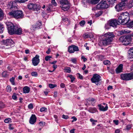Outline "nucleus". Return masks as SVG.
<instances>
[{"label": "nucleus", "instance_id": "nucleus-1", "mask_svg": "<svg viewBox=\"0 0 133 133\" xmlns=\"http://www.w3.org/2000/svg\"><path fill=\"white\" fill-rule=\"evenodd\" d=\"M16 4L15 2H10L7 5V7L11 10V11L8 13L10 16L16 19H21L24 17L23 11L21 10H17V8Z\"/></svg>", "mask_w": 133, "mask_h": 133}, {"label": "nucleus", "instance_id": "nucleus-2", "mask_svg": "<svg viewBox=\"0 0 133 133\" xmlns=\"http://www.w3.org/2000/svg\"><path fill=\"white\" fill-rule=\"evenodd\" d=\"M8 33L11 35L14 34L20 35L22 33V29L18 28L17 25H15L11 22H7L6 23Z\"/></svg>", "mask_w": 133, "mask_h": 133}, {"label": "nucleus", "instance_id": "nucleus-3", "mask_svg": "<svg viewBox=\"0 0 133 133\" xmlns=\"http://www.w3.org/2000/svg\"><path fill=\"white\" fill-rule=\"evenodd\" d=\"M114 37L113 32L107 33L104 35L102 40L101 41L100 44L104 46L107 45L112 42L113 38Z\"/></svg>", "mask_w": 133, "mask_h": 133}, {"label": "nucleus", "instance_id": "nucleus-4", "mask_svg": "<svg viewBox=\"0 0 133 133\" xmlns=\"http://www.w3.org/2000/svg\"><path fill=\"white\" fill-rule=\"evenodd\" d=\"M130 19V16L129 14L125 12L120 14L118 19V22L121 24L125 25L126 23H128Z\"/></svg>", "mask_w": 133, "mask_h": 133}, {"label": "nucleus", "instance_id": "nucleus-5", "mask_svg": "<svg viewBox=\"0 0 133 133\" xmlns=\"http://www.w3.org/2000/svg\"><path fill=\"white\" fill-rule=\"evenodd\" d=\"M120 42L124 43L123 44L125 45H127L130 43L131 41V36L129 35L121 36L119 38Z\"/></svg>", "mask_w": 133, "mask_h": 133}, {"label": "nucleus", "instance_id": "nucleus-6", "mask_svg": "<svg viewBox=\"0 0 133 133\" xmlns=\"http://www.w3.org/2000/svg\"><path fill=\"white\" fill-rule=\"evenodd\" d=\"M109 5L106 0H102L96 6V8L98 9H103L108 8Z\"/></svg>", "mask_w": 133, "mask_h": 133}, {"label": "nucleus", "instance_id": "nucleus-7", "mask_svg": "<svg viewBox=\"0 0 133 133\" xmlns=\"http://www.w3.org/2000/svg\"><path fill=\"white\" fill-rule=\"evenodd\" d=\"M121 78L123 80L129 81L133 79V72L122 74L121 75Z\"/></svg>", "mask_w": 133, "mask_h": 133}, {"label": "nucleus", "instance_id": "nucleus-8", "mask_svg": "<svg viewBox=\"0 0 133 133\" xmlns=\"http://www.w3.org/2000/svg\"><path fill=\"white\" fill-rule=\"evenodd\" d=\"M101 80V76L96 74L93 75L92 78L91 79L92 82L95 83L97 85L100 84L99 82Z\"/></svg>", "mask_w": 133, "mask_h": 133}, {"label": "nucleus", "instance_id": "nucleus-9", "mask_svg": "<svg viewBox=\"0 0 133 133\" xmlns=\"http://www.w3.org/2000/svg\"><path fill=\"white\" fill-rule=\"evenodd\" d=\"M27 6L29 9L33 10L34 11H38L40 9V7L37 5L32 3H29Z\"/></svg>", "mask_w": 133, "mask_h": 133}, {"label": "nucleus", "instance_id": "nucleus-10", "mask_svg": "<svg viewBox=\"0 0 133 133\" xmlns=\"http://www.w3.org/2000/svg\"><path fill=\"white\" fill-rule=\"evenodd\" d=\"M3 43L6 46H9V48L14 45V42L11 39H7L5 40H3Z\"/></svg>", "mask_w": 133, "mask_h": 133}, {"label": "nucleus", "instance_id": "nucleus-11", "mask_svg": "<svg viewBox=\"0 0 133 133\" xmlns=\"http://www.w3.org/2000/svg\"><path fill=\"white\" fill-rule=\"evenodd\" d=\"M126 4H127L125 3H124L122 2H121L116 5L115 8L117 11H119L122 10L123 7L125 6Z\"/></svg>", "mask_w": 133, "mask_h": 133}, {"label": "nucleus", "instance_id": "nucleus-12", "mask_svg": "<svg viewBox=\"0 0 133 133\" xmlns=\"http://www.w3.org/2000/svg\"><path fill=\"white\" fill-rule=\"evenodd\" d=\"M118 24L117 21L116 20H112L109 21L108 24H106L105 26L109 25L113 27H116Z\"/></svg>", "mask_w": 133, "mask_h": 133}, {"label": "nucleus", "instance_id": "nucleus-13", "mask_svg": "<svg viewBox=\"0 0 133 133\" xmlns=\"http://www.w3.org/2000/svg\"><path fill=\"white\" fill-rule=\"evenodd\" d=\"M39 57V56L36 55L35 57L33 58L32 60V63L34 66L37 65L39 63L40 61Z\"/></svg>", "mask_w": 133, "mask_h": 133}, {"label": "nucleus", "instance_id": "nucleus-14", "mask_svg": "<svg viewBox=\"0 0 133 133\" xmlns=\"http://www.w3.org/2000/svg\"><path fill=\"white\" fill-rule=\"evenodd\" d=\"M36 119L35 115H32L30 118L29 123L31 124H34L36 122Z\"/></svg>", "mask_w": 133, "mask_h": 133}, {"label": "nucleus", "instance_id": "nucleus-15", "mask_svg": "<svg viewBox=\"0 0 133 133\" xmlns=\"http://www.w3.org/2000/svg\"><path fill=\"white\" fill-rule=\"evenodd\" d=\"M123 65L120 64L116 69V71L117 73H119L122 71L123 69Z\"/></svg>", "mask_w": 133, "mask_h": 133}, {"label": "nucleus", "instance_id": "nucleus-16", "mask_svg": "<svg viewBox=\"0 0 133 133\" xmlns=\"http://www.w3.org/2000/svg\"><path fill=\"white\" fill-rule=\"evenodd\" d=\"M99 109L100 110L103 111H105L107 110L108 107L107 105L105 107H104L101 104H99L98 105Z\"/></svg>", "mask_w": 133, "mask_h": 133}, {"label": "nucleus", "instance_id": "nucleus-17", "mask_svg": "<svg viewBox=\"0 0 133 133\" xmlns=\"http://www.w3.org/2000/svg\"><path fill=\"white\" fill-rule=\"evenodd\" d=\"M61 6L62 9L64 11H66L68 10L70 8L69 5L64 4L61 5Z\"/></svg>", "mask_w": 133, "mask_h": 133}, {"label": "nucleus", "instance_id": "nucleus-18", "mask_svg": "<svg viewBox=\"0 0 133 133\" xmlns=\"http://www.w3.org/2000/svg\"><path fill=\"white\" fill-rule=\"evenodd\" d=\"M100 0H87L88 2H90L92 4H95L98 3Z\"/></svg>", "mask_w": 133, "mask_h": 133}, {"label": "nucleus", "instance_id": "nucleus-19", "mask_svg": "<svg viewBox=\"0 0 133 133\" xmlns=\"http://www.w3.org/2000/svg\"><path fill=\"white\" fill-rule=\"evenodd\" d=\"M70 53H73L75 51V45L70 46L68 49Z\"/></svg>", "mask_w": 133, "mask_h": 133}, {"label": "nucleus", "instance_id": "nucleus-20", "mask_svg": "<svg viewBox=\"0 0 133 133\" xmlns=\"http://www.w3.org/2000/svg\"><path fill=\"white\" fill-rule=\"evenodd\" d=\"M23 91L24 93H28L30 91V88L28 87L25 86L23 88Z\"/></svg>", "mask_w": 133, "mask_h": 133}, {"label": "nucleus", "instance_id": "nucleus-21", "mask_svg": "<svg viewBox=\"0 0 133 133\" xmlns=\"http://www.w3.org/2000/svg\"><path fill=\"white\" fill-rule=\"evenodd\" d=\"M129 8H131L133 6V0H131L126 4Z\"/></svg>", "mask_w": 133, "mask_h": 133}, {"label": "nucleus", "instance_id": "nucleus-22", "mask_svg": "<svg viewBox=\"0 0 133 133\" xmlns=\"http://www.w3.org/2000/svg\"><path fill=\"white\" fill-rule=\"evenodd\" d=\"M88 111L89 112L93 113L97 111L96 109L95 108H89Z\"/></svg>", "mask_w": 133, "mask_h": 133}, {"label": "nucleus", "instance_id": "nucleus-23", "mask_svg": "<svg viewBox=\"0 0 133 133\" xmlns=\"http://www.w3.org/2000/svg\"><path fill=\"white\" fill-rule=\"evenodd\" d=\"M60 3L61 5L69 4V2L67 0H61L60 1Z\"/></svg>", "mask_w": 133, "mask_h": 133}, {"label": "nucleus", "instance_id": "nucleus-24", "mask_svg": "<svg viewBox=\"0 0 133 133\" xmlns=\"http://www.w3.org/2000/svg\"><path fill=\"white\" fill-rule=\"evenodd\" d=\"M130 19L128 23H126L125 25H127V26L129 28H132L133 27V22H132V21L130 22Z\"/></svg>", "mask_w": 133, "mask_h": 133}, {"label": "nucleus", "instance_id": "nucleus-25", "mask_svg": "<svg viewBox=\"0 0 133 133\" xmlns=\"http://www.w3.org/2000/svg\"><path fill=\"white\" fill-rule=\"evenodd\" d=\"M116 0H107V3L109 5V6L112 5L114 4L115 1Z\"/></svg>", "mask_w": 133, "mask_h": 133}, {"label": "nucleus", "instance_id": "nucleus-26", "mask_svg": "<svg viewBox=\"0 0 133 133\" xmlns=\"http://www.w3.org/2000/svg\"><path fill=\"white\" fill-rule=\"evenodd\" d=\"M4 14L3 11L0 8V21L2 20L3 18Z\"/></svg>", "mask_w": 133, "mask_h": 133}, {"label": "nucleus", "instance_id": "nucleus-27", "mask_svg": "<svg viewBox=\"0 0 133 133\" xmlns=\"http://www.w3.org/2000/svg\"><path fill=\"white\" fill-rule=\"evenodd\" d=\"M15 1L14 2H16V3H24L25 2L27 1L28 0H14Z\"/></svg>", "mask_w": 133, "mask_h": 133}, {"label": "nucleus", "instance_id": "nucleus-28", "mask_svg": "<svg viewBox=\"0 0 133 133\" xmlns=\"http://www.w3.org/2000/svg\"><path fill=\"white\" fill-rule=\"evenodd\" d=\"M4 30L3 25L0 23V33H2L3 32Z\"/></svg>", "mask_w": 133, "mask_h": 133}, {"label": "nucleus", "instance_id": "nucleus-29", "mask_svg": "<svg viewBox=\"0 0 133 133\" xmlns=\"http://www.w3.org/2000/svg\"><path fill=\"white\" fill-rule=\"evenodd\" d=\"M64 71L67 73H70L71 72V69L69 67H66L64 69Z\"/></svg>", "mask_w": 133, "mask_h": 133}, {"label": "nucleus", "instance_id": "nucleus-30", "mask_svg": "<svg viewBox=\"0 0 133 133\" xmlns=\"http://www.w3.org/2000/svg\"><path fill=\"white\" fill-rule=\"evenodd\" d=\"M128 31L125 30H122L121 31H119L120 34L121 35H122L126 33H128Z\"/></svg>", "mask_w": 133, "mask_h": 133}, {"label": "nucleus", "instance_id": "nucleus-31", "mask_svg": "<svg viewBox=\"0 0 133 133\" xmlns=\"http://www.w3.org/2000/svg\"><path fill=\"white\" fill-rule=\"evenodd\" d=\"M83 37L85 38H90V37L89 34V33L87 32L84 33L83 35Z\"/></svg>", "mask_w": 133, "mask_h": 133}, {"label": "nucleus", "instance_id": "nucleus-32", "mask_svg": "<svg viewBox=\"0 0 133 133\" xmlns=\"http://www.w3.org/2000/svg\"><path fill=\"white\" fill-rule=\"evenodd\" d=\"M11 119L9 118H6L4 120V122L5 123H9L11 122Z\"/></svg>", "mask_w": 133, "mask_h": 133}, {"label": "nucleus", "instance_id": "nucleus-33", "mask_svg": "<svg viewBox=\"0 0 133 133\" xmlns=\"http://www.w3.org/2000/svg\"><path fill=\"white\" fill-rule=\"evenodd\" d=\"M15 79V78L12 77L11 78H10V82L13 85H14L15 84V83L14 82Z\"/></svg>", "mask_w": 133, "mask_h": 133}, {"label": "nucleus", "instance_id": "nucleus-34", "mask_svg": "<svg viewBox=\"0 0 133 133\" xmlns=\"http://www.w3.org/2000/svg\"><path fill=\"white\" fill-rule=\"evenodd\" d=\"M57 86L56 84H49V86L51 88H54L56 87Z\"/></svg>", "mask_w": 133, "mask_h": 133}, {"label": "nucleus", "instance_id": "nucleus-35", "mask_svg": "<svg viewBox=\"0 0 133 133\" xmlns=\"http://www.w3.org/2000/svg\"><path fill=\"white\" fill-rule=\"evenodd\" d=\"M47 110V109L45 107H42L40 109V111L41 112H43L44 111H46Z\"/></svg>", "mask_w": 133, "mask_h": 133}, {"label": "nucleus", "instance_id": "nucleus-36", "mask_svg": "<svg viewBox=\"0 0 133 133\" xmlns=\"http://www.w3.org/2000/svg\"><path fill=\"white\" fill-rule=\"evenodd\" d=\"M31 74L32 76L36 77L37 75V73L36 72H32Z\"/></svg>", "mask_w": 133, "mask_h": 133}, {"label": "nucleus", "instance_id": "nucleus-37", "mask_svg": "<svg viewBox=\"0 0 133 133\" xmlns=\"http://www.w3.org/2000/svg\"><path fill=\"white\" fill-rule=\"evenodd\" d=\"M6 88L8 92H10L11 90V88L10 86L8 85Z\"/></svg>", "mask_w": 133, "mask_h": 133}, {"label": "nucleus", "instance_id": "nucleus-38", "mask_svg": "<svg viewBox=\"0 0 133 133\" xmlns=\"http://www.w3.org/2000/svg\"><path fill=\"white\" fill-rule=\"evenodd\" d=\"M68 77H69L71 79V81L72 82H73V81H74V79H75L74 77L72 76V75H70L68 76Z\"/></svg>", "mask_w": 133, "mask_h": 133}, {"label": "nucleus", "instance_id": "nucleus-39", "mask_svg": "<svg viewBox=\"0 0 133 133\" xmlns=\"http://www.w3.org/2000/svg\"><path fill=\"white\" fill-rule=\"evenodd\" d=\"M110 63V62L108 60L105 61L103 62V63L105 65H109Z\"/></svg>", "mask_w": 133, "mask_h": 133}, {"label": "nucleus", "instance_id": "nucleus-40", "mask_svg": "<svg viewBox=\"0 0 133 133\" xmlns=\"http://www.w3.org/2000/svg\"><path fill=\"white\" fill-rule=\"evenodd\" d=\"M85 23V22L84 21L82 20L79 23L81 26H83L84 25Z\"/></svg>", "mask_w": 133, "mask_h": 133}, {"label": "nucleus", "instance_id": "nucleus-41", "mask_svg": "<svg viewBox=\"0 0 133 133\" xmlns=\"http://www.w3.org/2000/svg\"><path fill=\"white\" fill-rule=\"evenodd\" d=\"M77 77L80 79H83L82 76L79 73H78L77 76Z\"/></svg>", "mask_w": 133, "mask_h": 133}, {"label": "nucleus", "instance_id": "nucleus-42", "mask_svg": "<svg viewBox=\"0 0 133 133\" xmlns=\"http://www.w3.org/2000/svg\"><path fill=\"white\" fill-rule=\"evenodd\" d=\"M102 11H101L99 12L96 15V17H98L101 15L102 14Z\"/></svg>", "mask_w": 133, "mask_h": 133}, {"label": "nucleus", "instance_id": "nucleus-43", "mask_svg": "<svg viewBox=\"0 0 133 133\" xmlns=\"http://www.w3.org/2000/svg\"><path fill=\"white\" fill-rule=\"evenodd\" d=\"M37 26H35V25L32 26L31 27L30 29L34 31L36 29V28H37Z\"/></svg>", "mask_w": 133, "mask_h": 133}, {"label": "nucleus", "instance_id": "nucleus-44", "mask_svg": "<svg viewBox=\"0 0 133 133\" xmlns=\"http://www.w3.org/2000/svg\"><path fill=\"white\" fill-rule=\"evenodd\" d=\"M39 125L41 126H44L45 125V123L44 122H41L39 123Z\"/></svg>", "mask_w": 133, "mask_h": 133}, {"label": "nucleus", "instance_id": "nucleus-45", "mask_svg": "<svg viewBox=\"0 0 133 133\" xmlns=\"http://www.w3.org/2000/svg\"><path fill=\"white\" fill-rule=\"evenodd\" d=\"M51 58V57L49 56H47L45 57V60L46 61H48L49 60V59Z\"/></svg>", "mask_w": 133, "mask_h": 133}, {"label": "nucleus", "instance_id": "nucleus-46", "mask_svg": "<svg viewBox=\"0 0 133 133\" xmlns=\"http://www.w3.org/2000/svg\"><path fill=\"white\" fill-rule=\"evenodd\" d=\"M12 98L14 99H16L17 98V97L16 96V94L14 93L13 95L12 96Z\"/></svg>", "mask_w": 133, "mask_h": 133}, {"label": "nucleus", "instance_id": "nucleus-47", "mask_svg": "<svg viewBox=\"0 0 133 133\" xmlns=\"http://www.w3.org/2000/svg\"><path fill=\"white\" fill-rule=\"evenodd\" d=\"M129 52L128 53L129 54H133V47L130 48L129 51Z\"/></svg>", "mask_w": 133, "mask_h": 133}, {"label": "nucleus", "instance_id": "nucleus-48", "mask_svg": "<svg viewBox=\"0 0 133 133\" xmlns=\"http://www.w3.org/2000/svg\"><path fill=\"white\" fill-rule=\"evenodd\" d=\"M4 107V104L3 103L0 102V109L3 108Z\"/></svg>", "mask_w": 133, "mask_h": 133}, {"label": "nucleus", "instance_id": "nucleus-49", "mask_svg": "<svg viewBox=\"0 0 133 133\" xmlns=\"http://www.w3.org/2000/svg\"><path fill=\"white\" fill-rule=\"evenodd\" d=\"M51 3L52 4L55 6H56L57 5V3L56 2H55V0H52Z\"/></svg>", "mask_w": 133, "mask_h": 133}, {"label": "nucleus", "instance_id": "nucleus-50", "mask_svg": "<svg viewBox=\"0 0 133 133\" xmlns=\"http://www.w3.org/2000/svg\"><path fill=\"white\" fill-rule=\"evenodd\" d=\"M131 125H127L126 127V129L128 130H129L131 128Z\"/></svg>", "mask_w": 133, "mask_h": 133}, {"label": "nucleus", "instance_id": "nucleus-51", "mask_svg": "<svg viewBox=\"0 0 133 133\" xmlns=\"http://www.w3.org/2000/svg\"><path fill=\"white\" fill-rule=\"evenodd\" d=\"M28 108L29 109H32L33 108V105L32 104H30L29 105Z\"/></svg>", "mask_w": 133, "mask_h": 133}, {"label": "nucleus", "instance_id": "nucleus-52", "mask_svg": "<svg viewBox=\"0 0 133 133\" xmlns=\"http://www.w3.org/2000/svg\"><path fill=\"white\" fill-rule=\"evenodd\" d=\"M81 59L83 60V61L85 62L87 60V59L85 58L83 56H82L81 57Z\"/></svg>", "mask_w": 133, "mask_h": 133}, {"label": "nucleus", "instance_id": "nucleus-53", "mask_svg": "<svg viewBox=\"0 0 133 133\" xmlns=\"http://www.w3.org/2000/svg\"><path fill=\"white\" fill-rule=\"evenodd\" d=\"M62 20L64 22H65L66 23H67V22L68 23H69V21L68 20L67 18H63L62 19Z\"/></svg>", "mask_w": 133, "mask_h": 133}, {"label": "nucleus", "instance_id": "nucleus-54", "mask_svg": "<svg viewBox=\"0 0 133 133\" xmlns=\"http://www.w3.org/2000/svg\"><path fill=\"white\" fill-rule=\"evenodd\" d=\"M62 118L64 119H67L68 118V116H65L63 115L62 116Z\"/></svg>", "mask_w": 133, "mask_h": 133}, {"label": "nucleus", "instance_id": "nucleus-55", "mask_svg": "<svg viewBox=\"0 0 133 133\" xmlns=\"http://www.w3.org/2000/svg\"><path fill=\"white\" fill-rule=\"evenodd\" d=\"M2 75L3 77H5L7 76V75L6 72H3L2 73Z\"/></svg>", "mask_w": 133, "mask_h": 133}, {"label": "nucleus", "instance_id": "nucleus-56", "mask_svg": "<svg viewBox=\"0 0 133 133\" xmlns=\"http://www.w3.org/2000/svg\"><path fill=\"white\" fill-rule=\"evenodd\" d=\"M41 25V22L39 23V24H37L35 26H37L36 28H38V27H40Z\"/></svg>", "mask_w": 133, "mask_h": 133}, {"label": "nucleus", "instance_id": "nucleus-57", "mask_svg": "<svg viewBox=\"0 0 133 133\" xmlns=\"http://www.w3.org/2000/svg\"><path fill=\"white\" fill-rule=\"evenodd\" d=\"M109 72L110 73L112 74H114L115 73V71L114 70L111 69L110 70Z\"/></svg>", "mask_w": 133, "mask_h": 133}, {"label": "nucleus", "instance_id": "nucleus-58", "mask_svg": "<svg viewBox=\"0 0 133 133\" xmlns=\"http://www.w3.org/2000/svg\"><path fill=\"white\" fill-rule=\"evenodd\" d=\"M115 123L116 125H118V120H114L113 121Z\"/></svg>", "mask_w": 133, "mask_h": 133}, {"label": "nucleus", "instance_id": "nucleus-59", "mask_svg": "<svg viewBox=\"0 0 133 133\" xmlns=\"http://www.w3.org/2000/svg\"><path fill=\"white\" fill-rule=\"evenodd\" d=\"M9 129L10 130H12L14 129V128L13 127H12L11 126L12 124H10L9 125Z\"/></svg>", "mask_w": 133, "mask_h": 133}, {"label": "nucleus", "instance_id": "nucleus-60", "mask_svg": "<svg viewBox=\"0 0 133 133\" xmlns=\"http://www.w3.org/2000/svg\"><path fill=\"white\" fill-rule=\"evenodd\" d=\"M90 121L91 122H97V120H94V119L92 118H91L90 119Z\"/></svg>", "mask_w": 133, "mask_h": 133}, {"label": "nucleus", "instance_id": "nucleus-61", "mask_svg": "<svg viewBox=\"0 0 133 133\" xmlns=\"http://www.w3.org/2000/svg\"><path fill=\"white\" fill-rule=\"evenodd\" d=\"M129 57L130 58H133V54H129Z\"/></svg>", "mask_w": 133, "mask_h": 133}, {"label": "nucleus", "instance_id": "nucleus-62", "mask_svg": "<svg viewBox=\"0 0 133 133\" xmlns=\"http://www.w3.org/2000/svg\"><path fill=\"white\" fill-rule=\"evenodd\" d=\"M65 85L63 83H61L60 84V86L61 88H64L65 87Z\"/></svg>", "mask_w": 133, "mask_h": 133}, {"label": "nucleus", "instance_id": "nucleus-63", "mask_svg": "<svg viewBox=\"0 0 133 133\" xmlns=\"http://www.w3.org/2000/svg\"><path fill=\"white\" fill-rule=\"evenodd\" d=\"M112 89V86L109 85L108 87V90H109L110 89Z\"/></svg>", "mask_w": 133, "mask_h": 133}, {"label": "nucleus", "instance_id": "nucleus-64", "mask_svg": "<svg viewBox=\"0 0 133 133\" xmlns=\"http://www.w3.org/2000/svg\"><path fill=\"white\" fill-rule=\"evenodd\" d=\"M75 129H71L70 131V133H75Z\"/></svg>", "mask_w": 133, "mask_h": 133}]
</instances>
